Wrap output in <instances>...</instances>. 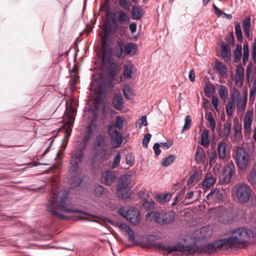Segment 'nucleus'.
Segmentation results:
<instances>
[{
  "label": "nucleus",
  "instance_id": "1",
  "mask_svg": "<svg viewBox=\"0 0 256 256\" xmlns=\"http://www.w3.org/2000/svg\"><path fill=\"white\" fill-rule=\"evenodd\" d=\"M250 231L245 228H240L233 232L230 237L214 242L195 246L192 244L184 246L178 242L174 246L166 247V255L174 252H179L186 255L194 254L195 252L200 254H210L220 248L228 249L233 248H242L250 238Z\"/></svg>",
  "mask_w": 256,
  "mask_h": 256
},
{
  "label": "nucleus",
  "instance_id": "2",
  "mask_svg": "<svg viewBox=\"0 0 256 256\" xmlns=\"http://www.w3.org/2000/svg\"><path fill=\"white\" fill-rule=\"evenodd\" d=\"M68 193L64 190H60L56 192H52V196L47 204V210L51 214L60 220L66 218L62 214L58 211H62L68 214L77 213L79 214L87 215L86 213L81 210L73 209L70 208L67 204L68 201Z\"/></svg>",
  "mask_w": 256,
  "mask_h": 256
},
{
  "label": "nucleus",
  "instance_id": "3",
  "mask_svg": "<svg viewBox=\"0 0 256 256\" xmlns=\"http://www.w3.org/2000/svg\"><path fill=\"white\" fill-rule=\"evenodd\" d=\"M93 150L96 154V158L100 160L104 158L108 159L110 153L108 148V140L106 136L99 134L95 138L92 146Z\"/></svg>",
  "mask_w": 256,
  "mask_h": 256
},
{
  "label": "nucleus",
  "instance_id": "4",
  "mask_svg": "<svg viewBox=\"0 0 256 256\" xmlns=\"http://www.w3.org/2000/svg\"><path fill=\"white\" fill-rule=\"evenodd\" d=\"M81 161H70L67 175L68 182L74 186H79L82 182L81 170L78 166Z\"/></svg>",
  "mask_w": 256,
  "mask_h": 256
},
{
  "label": "nucleus",
  "instance_id": "5",
  "mask_svg": "<svg viewBox=\"0 0 256 256\" xmlns=\"http://www.w3.org/2000/svg\"><path fill=\"white\" fill-rule=\"evenodd\" d=\"M131 180L130 174H124L120 177L117 186V192L119 198L122 199L130 198L131 192L128 190V188Z\"/></svg>",
  "mask_w": 256,
  "mask_h": 256
},
{
  "label": "nucleus",
  "instance_id": "6",
  "mask_svg": "<svg viewBox=\"0 0 256 256\" xmlns=\"http://www.w3.org/2000/svg\"><path fill=\"white\" fill-rule=\"evenodd\" d=\"M152 215L156 222L160 225H166L170 224L174 218V214L172 212H148L146 215V218Z\"/></svg>",
  "mask_w": 256,
  "mask_h": 256
},
{
  "label": "nucleus",
  "instance_id": "7",
  "mask_svg": "<svg viewBox=\"0 0 256 256\" xmlns=\"http://www.w3.org/2000/svg\"><path fill=\"white\" fill-rule=\"evenodd\" d=\"M118 212L133 225H138L140 222V213L134 208L131 207L127 210L121 208H119Z\"/></svg>",
  "mask_w": 256,
  "mask_h": 256
},
{
  "label": "nucleus",
  "instance_id": "8",
  "mask_svg": "<svg viewBox=\"0 0 256 256\" xmlns=\"http://www.w3.org/2000/svg\"><path fill=\"white\" fill-rule=\"evenodd\" d=\"M252 190L246 184L238 185L236 189V195L238 202L240 204L248 202L250 198Z\"/></svg>",
  "mask_w": 256,
  "mask_h": 256
},
{
  "label": "nucleus",
  "instance_id": "9",
  "mask_svg": "<svg viewBox=\"0 0 256 256\" xmlns=\"http://www.w3.org/2000/svg\"><path fill=\"white\" fill-rule=\"evenodd\" d=\"M253 122V110H248L244 120V135L246 139L250 138L251 126Z\"/></svg>",
  "mask_w": 256,
  "mask_h": 256
},
{
  "label": "nucleus",
  "instance_id": "10",
  "mask_svg": "<svg viewBox=\"0 0 256 256\" xmlns=\"http://www.w3.org/2000/svg\"><path fill=\"white\" fill-rule=\"evenodd\" d=\"M234 170V164L232 163V161H230V162L223 168L221 174V180L224 183L229 182L232 178Z\"/></svg>",
  "mask_w": 256,
  "mask_h": 256
},
{
  "label": "nucleus",
  "instance_id": "11",
  "mask_svg": "<svg viewBox=\"0 0 256 256\" xmlns=\"http://www.w3.org/2000/svg\"><path fill=\"white\" fill-rule=\"evenodd\" d=\"M202 170L200 168H195L190 172V178L187 181L188 186L196 185L202 178Z\"/></svg>",
  "mask_w": 256,
  "mask_h": 256
},
{
  "label": "nucleus",
  "instance_id": "12",
  "mask_svg": "<svg viewBox=\"0 0 256 256\" xmlns=\"http://www.w3.org/2000/svg\"><path fill=\"white\" fill-rule=\"evenodd\" d=\"M108 133L112 138V143L114 148H118L123 142V136L122 134L112 128L108 129Z\"/></svg>",
  "mask_w": 256,
  "mask_h": 256
},
{
  "label": "nucleus",
  "instance_id": "13",
  "mask_svg": "<svg viewBox=\"0 0 256 256\" xmlns=\"http://www.w3.org/2000/svg\"><path fill=\"white\" fill-rule=\"evenodd\" d=\"M158 240V238L156 236H150L147 238L146 240V244L149 247L154 248L156 249H158L160 252H166V246L164 244L157 242H155V240ZM164 255H166L165 252L164 253Z\"/></svg>",
  "mask_w": 256,
  "mask_h": 256
},
{
  "label": "nucleus",
  "instance_id": "14",
  "mask_svg": "<svg viewBox=\"0 0 256 256\" xmlns=\"http://www.w3.org/2000/svg\"><path fill=\"white\" fill-rule=\"evenodd\" d=\"M90 90L95 92H100L102 88V76L100 74L92 76Z\"/></svg>",
  "mask_w": 256,
  "mask_h": 256
},
{
  "label": "nucleus",
  "instance_id": "15",
  "mask_svg": "<svg viewBox=\"0 0 256 256\" xmlns=\"http://www.w3.org/2000/svg\"><path fill=\"white\" fill-rule=\"evenodd\" d=\"M115 178V174L110 170L105 171L102 174V181L106 185L111 184Z\"/></svg>",
  "mask_w": 256,
  "mask_h": 256
},
{
  "label": "nucleus",
  "instance_id": "16",
  "mask_svg": "<svg viewBox=\"0 0 256 256\" xmlns=\"http://www.w3.org/2000/svg\"><path fill=\"white\" fill-rule=\"evenodd\" d=\"M247 102V94L244 92L242 96H240L237 99L236 106L238 110L240 112H244L246 110Z\"/></svg>",
  "mask_w": 256,
  "mask_h": 256
},
{
  "label": "nucleus",
  "instance_id": "17",
  "mask_svg": "<svg viewBox=\"0 0 256 256\" xmlns=\"http://www.w3.org/2000/svg\"><path fill=\"white\" fill-rule=\"evenodd\" d=\"M221 54L224 60L225 61L230 60L232 54L230 46L228 44L222 43L221 44Z\"/></svg>",
  "mask_w": 256,
  "mask_h": 256
},
{
  "label": "nucleus",
  "instance_id": "18",
  "mask_svg": "<svg viewBox=\"0 0 256 256\" xmlns=\"http://www.w3.org/2000/svg\"><path fill=\"white\" fill-rule=\"evenodd\" d=\"M113 104L117 110H122L124 108V100L120 94H116L113 99Z\"/></svg>",
  "mask_w": 256,
  "mask_h": 256
},
{
  "label": "nucleus",
  "instance_id": "19",
  "mask_svg": "<svg viewBox=\"0 0 256 256\" xmlns=\"http://www.w3.org/2000/svg\"><path fill=\"white\" fill-rule=\"evenodd\" d=\"M124 42L122 41H118L115 47V55L118 58H124Z\"/></svg>",
  "mask_w": 256,
  "mask_h": 256
},
{
  "label": "nucleus",
  "instance_id": "20",
  "mask_svg": "<svg viewBox=\"0 0 256 256\" xmlns=\"http://www.w3.org/2000/svg\"><path fill=\"white\" fill-rule=\"evenodd\" d=\"M216 178L212 174H206L202 181V186L206 188H210L216 182Z\"/></svg>",
  "mask_w": 256,
  "mask_h": 256
},
{
  "label": "nucleus",
  "instance_id": "21",
  "mask_svg": "<svg viewBox=\"0 0 256 256\" xmlns=\"http://www.w3.org/2000/svg\"><path fill=\"white\" fill-rule=\"evenodd\" d=\"M231 132V124L226 122L224 124L223 129L220 133L218 134L219 136L224 138V139L228 140Z\"/></svg>",
  "mask_w": 256,
  "mask_h": 256
},
{
  "label": "nucleus",
  "instance_id": "22",
  "mask_svg": "<svg viewBox=\"0 0 256 256\" xmlns=\"http://www.w3.org/2000/svg\"><path fill=\"white\" fill-rule=\"evenodd\" d=\"M124 52L125 56L128 54L134 55L136 54V45L132 42L124 44Z\"/></svg>",
  "mask_w": 256,
  "mask_h": 256
},
{
  "label": "nucleus",
  "instance_id": "23",
  "mask_svg": "<svg viewBox=\"0 0 256 256\" xmlns=\"http://www.w3.org/2000/svg\"><path fill=\"white\" fill-rule=\"evenodd\" d=\"M226 144L224 141L219 142L218 144V153L220 159H224L226 156Z\"/></svg>",
  "mask_w": 256,
  "mask_h": 256
},
{
  "label": "nucleus",
  "instance_id": "24",
  "mask_svg": "<svg viewBox=\"0 0 256 256\" xmlns=\"http://www.w3.org/2000/svg\"><path fill=\"white\" fill-rule=\"evenodd\" d=\"M242 26L246 36L248 38L250 36V16H247L244 20Z\"/></svg>",
  "mask_w": 256,
  "mask_h": 256
},
{
  "label": "nucleus",
  "instance_id": "25",
  "mask_svg": "<svg viewBox=\"0 0 256 256\" xmlns=\"http://www.w3.org/2000/svg\"><path fill=\"white\" fill-rule=\"evenodd\" d=\"M215 68L222 76H224L228 72V69L222 62L216 61L214 64Z\"/></svg>",
  "mask_w": 256,
  "mask_h": 256
},
{
  "label": "nucleus",
  "instance_id": "26",
  "mask_svg": "<svg viewBox=\"0 0 256 256\" xmlns=\"http://www.w3.org/2000/svg\"><path fill=\"white\" fill-rule=\"evenodd\" d=\"M210 142L208 131V130H204L201 135L200 144L205 148H208Z\"/></svg>",
  "mask_w": 256,
  "mask_h": 256
},
{
  "label": "nucleus",
  "instance_id": "27",
  "mask_svg": "<svg viewBox=\"0 0 256 256\" xmlns=\"http://www.w3.org/2000/svg\"><path fill=\"white\" fill-rule=\"evenodd\" d=\"M132 18L134 20H139L143 15V10L142 8L134 6L132 10Z\"/></svg>",
  "mask_w": 256,
  "mask_h": 256
},
{
  "label": "nucleus",
  "instance_id": "28",
  "mask_svg": "<svg viewBox=\"0 0 256 256\" xmlns=\"http://www.w3.org/2000/svg\"><path fill=\"white\" fill-rule=\"evenodd\" d=\"M247 180L254 186H256V166H254L252 170L247 176Z\"/></svg>",
  "mask_w": 256,
  "mask_h": 256
},
{
  "label": "nucleus",
  "instance_id": "29",
  "mask_svg": "<svg viewBox=\"0 0 256 256\" xmlns=\"http://www.w3.org/2000/svg\"><path fill=\"white\" fill-rule=\"evenodd\" d=\"M117 20L119 22L124 23L130 22L128 16L123 10H120L117 12Z\"/></svg>",
  "mask_w": 256,
  "mask_h": 256
},
{
  "label": "nucleus",
  "instance_id": "30",
  "mask_svg": "<svg viewBox=\"0 0 256 256\" xmlns=\"http://www.w3.org/2000/svg\"><path fill=\"white\" fill-rule=\"evenodd\" d=\"M246 153L243 148H239L236 150L235 154L236 160H246Z\"/></svg>",
  "mask_w": 256,
  "mask_h": 256
},
{
  "label": "nucleus",
  "instance_id": "31",
  "mask_svg": "<svg viewBox=\"0 0 256 256\" xmlns=\"http://www.w3.org/2000/svg\"><path fill=\"white\" fill-rule=\"evenodd\" d=\"M242 47L241 45L237 44L236 48L233 52L234 61V62H238L242 57Z\"/></svg>",
  "mask_w": 256,
  "mask_h": 256
},
{
  "label": "nucleus",
  "instance_id": "32",
  "mask_svg": "<svg viewBox=\"0 0 256 256\" xmlns=\"http://www.w3.org/2000/svg\"><path fill=\"white\" fill-rule=\"evenodd\" d=\"M120 228L124 230V232L128 236V239L130 240H134V232L131 228L124 224H121L120 225Z\"/></svg>",
  "mask_w": 256,
  "mask_h": 256
},
{
  "label": "nucleus",
  "instance_id": "33",
  "mask_svg": "<svg viewBox=\"0 0 256 256\" xmlns=\"http://www.w3.org/2000/svg\"><path fill=\"white\" fill-rule=\"evenodd\" d=\"M124 75L126 78L130 79L132 76V66L130 64L124 66Z\"/></svg>",
  "mask_w": 256,
  "mask_h": 256
},
{
  "label": "nucleus",
  "instance_id": "34",
  "mask_svg": "<svg viewBox=\"0 0 256 256\" xmlns=\"http://www.w3.org/2000/svg\"><path fill=\"white\" fill-rule=\"evenodd\" d=\"M218 93L220 97L224 100H226L228 96V90L226 86L223 85L218 86Z\"/></svg>",
  "mask_w": 256,
  "mask_h": 256
},
{
  "label": "nucleus",
  "instance_id": "35",
  "mask_svg": "<svg viewBox=\"0 0 256 256\" xmlns=\"http://www.w3.org/2000/svg\"><path fill=\"white\" fill-rule=\"evenodd\" d=\"M104 34L102 36V46L104 48L106 44V41L110 36L111 32V28L108 26H105L103 28Z\"/></svg>",
  "mask_w": 256,
  "mask_h": 256
},
{
  "label": "nucleus",
  "instance_id": "36",
  "mask_svg": "<svg viewBox=\"0 0 256 256\" xmlns=\"http://www.w3.org/2000/svg\"><path fill=\"white\" fill-rule=\"evenodd\" d=\"M126 122L125 120L123 117L120 116H117L116 118L115 122L114 124V128L119 130H122L124 126V123Z\"/></svg>",
  "mask_w": 256,
  "mask_h": 256
},
{
  "label": "nucleus",
  "instance_id": "37",
  "mask_svg": "<svg viewBox=\"0 0 256 256\" xmlns=\"http://www.w3.org/2000/svg\"><path fill=\"white\" fill-rule=\"evenodd\" d=\"M124 96L127 99H132L133 96V92L132 88L128 85L124 86L122 89Z\"/></svg>",
  "mask_w": 256,
  "mask_h": 256
},
{
  "label": "nucleus",
  "instance_id": "38",
  "mask_svg": "<svg viewBox=\"0 0 256 256\" xmlns=\"http://www.w3.org/2000/svg\"><path fill=\"white\" fill-rule=\"evenodd\" d=\"M206 154L203 148L198 146L196 149L195 160H204Z\"/></svg>",
  "mask_w": 256,
  "mask_h": 256
},
{
  "label": "nucleus",
  "instance_id": "39",
  "mask_svg": "<svg viewBox=\"0 0 256 256\" xmlns=\"http://www.w3.org/2000/svg\"><path fill=\"white\" fill-rule=\"evenodd\" d=\"M206 120L209 122L210 130L212 132H214L216 128V122L214 120L212 113L210 112L208 114V116H206Z\"/></svg>",
  "mask_w": 256,
  "mask_h": 256
},
{
  "label": "nucleus",
  "instance_id": "40",
  "mask_svg": "<svg viewBox=\"0 0 256 256\" xmlns=\"http://www.w3.org/2000/svg\"><path fill=\"white\" fill-rule=\"evenodd\" d=\"M244 53L242 55V62L245 65L248 62L249 57V48L248 44L246 42L243 46Z\"/></svg>",
  "mask_w": 256,
  "mask_h": 256
},
{
  "label": "nucleus",
  "instance_id": "41",
  "mask_svg": "<svg viewBox=\"0 0 256 256\" xmlns=\"http://www.w3.org/2000/svg\"><path fill=\"white\" fill-rule=\"evenodd\" d=\"M235 33L238 41L242 42V34L240 24L238 23L235 26Z\"/></svg>",
  "mask_w": 256,
  "mask_h": 256
},
{
  "label": "nucleus",
  "instance_id": "42",
  "mask_svg": "<svg viewBox=\"0 0 256 256\" xmlns=\"http://www.w3.org/2000/svg\"><path fill=\"white\" fill-rule=\"evenodd\" d=\"M83 152L80 149H76L72 152V158L74 160H81L83 158Z\"/></svg>",
  "mask_w": 256,
  "mask_h": 256
},
{
  "label": "nucleus",
  "instance_id": "43",
  "mask_svg": "<svg viewBox=\"0 0 256 256\" xmlns=\"http://www.w3.org/2000/svg\"><path fill=\"white\" fill-rule=\"evenodd\" d=\"M154 202L152 200H146L142 203V206L146 210H151L154 208Z\"/></svg>",
  "mask_w": 256,
  "mask_h": 256
},
{
  "label": "nucleus",
  "instance_id": "44",
  "mask_svg": "<svg viewBox=\"0 0 256 256\" xmlns=\"http://www.w3.org/2000/svg\"><path fill=\"white\" fill-rule=\"evenodd\" d=\"M104 193V188L100 185L98 184L94 186V194L97 196H102Z\"/></svg>",
  "mask_w": 256,
  "mask_h": 256
},
{
  "label": "nucleus",
  "instance_id": "45",
  "mask_svg": "<svg viewBox=\"0 0 256 256\" xmlns=\"http://www.w3.org/2000/svg\"><path fill=\"white\" fill-rule=\"evenodd\" d=\"M233 104L232 102H228L226 106V114L229 118H231L233 114Z\"/></svg>",
  "mask_w": 256,
  "mask_h": 256
},
{
  "label": "nucleus",
  "instance_id": "46",
  "mask_svg": "<svg viewBox=\"0 0 256 256\" xmlns=\"http://www.w3.org/2000/svg\"><path fill=\"white\" fill-rule=\"evenodd\" d=\"M148 124L146 118V116H142L136 122V126L140 128L142 126H146Z\"/></svg>",
  "mask_w": 256,
  "mask_h": 256
},
{
  "label": "nucleus",
  "instance_id": "47",
  "mask_svg": "<svg viewBox=\"0 0 256 256\" xmlns=\"http://www.w3.org/2000/svg\"><path fill=\"white\" fill-rule=\"evenodd\" d=\"M214 88L211 85H206L204 88V92L206 96L209 97L214 92Z\"/></svg>",
  "mask_w": 256,
  "mask_h": 256
},
{
  "label": "nucleus",
  "instance_id": "48",
  "mask_svg": "<svg viewBox=\"0 0 256 256\" xmlns=\"http://www.w3.org/2000/svg\"><path fill=\"white\" fill-rule=\"evenodd\" d=\"M191 118L190 116H186L184 118V124L182 128V131L188 130L190 126Z\"/></svg>",
  "mask_w": 256,
  "mask_h": 256
},
{
  "label": "nucleus",
  "instance_id": "49",
  "mask_svg": "<svg viewBox=\"0 0 256 256\" xmlns=\"http://www.w3.org/2000/svg\"><path fill=\"white\" fill-rule=\"evenodd\" d=\"M244 68L242 64H238L236 68V76H242L244 77Z\"/></svg>",
  "mask_w": 256,
  "mask_h": 256
},
{
  "label": "nucleus",
  "instance_id": "50",
  "mask_svg": "<svg viewBox=\"0 0 256 256\" xmlns=\"http://www.w3.org/2000/svg\"><path fill=\"white\" fill-rule=\"evenodd\" d=\"M238 166L242 170H244L248 165L249 161H236Z\"/></svg>",
  "mask_w": 256,
  "mask_h": 256
},
{
  "label": "nucleus",
  "instance_id": "51",
  "mask_svg": "<svg viewBox=\"0 0 256 256\" xmlns=\"http://www.w3.org/2000/svg\"><path fill=\"white\" fill-rule=\"evenodd\" d=\"M151 137L152 135L150 134H147L144 136L142 142V144L144 148H148V144L150 140Z\"/></svg>",
  "mask_w": 256,
  "mask_h": 256
},
{
  "label": "nucleus",
  "instance_id": "52",
  "mask_svg": "<svg viewBox=\"0 0 256 256\" xmlns=\"http://www.w3.org/2000/svg\"><path fill=\"white\" fill-rule=\"evenodd\" d=\"M252 56L254 62L256 63V38H254L252 45Z\"/></svg>",
  "mask_w": 256,
  "mask_h": 256
},
{
  "label": "nucleus",
  "instance_id": "53",
  "mask_svg": "<svg viewBox=\"0 0 256 256\" xmlns=\"http://www.w3.org/2000/svg\"><path fill=\"white\" fill-rule=\"evenodd\" d=\"M168 196L169 194H160L156 196V198L160 203H164L166 201Z\"/></svg>",
  "mask_w": 256,
  "mask_h": 256
},
{
  "label": "nucleus",
  "instance_id": "54",
  "mask_svg": "<svg viewBox=\"0 0 256 256\" xmlns=\"http://www.w3.org/2000/svg\"><path fill=\"white\" fill-rule=\"evenodd\" d=\"M119 4L122 8L129 10L130 4L127 2V0H119Z\"/></svg>",
  "mask_w": 256,
  "mask_h": 256
},
{
  "label": "nucleus",
  "instance_id": "55",
  "mask_svg": "<svg viewBox=\"0 0 256 256\" xmlns=\"http://www.w3.org/2000/svg\"><path fill=\"white\" fill-rule=\"evenodd\" d=\"M239 95L240 93L238 90L236 88H234L230 94L232 100V102H234L237 96Z\"/></svg>",
  "mask_w": 256,
  "mask_h": 256
},
{
  "label": "nucleus",
  "instance_id": "56",
  "mask_svg": "<svg viewBox=\"0 0 256 256\" xmlns=\"http://www.w3.org/2000/svg\"><path fill=\"white\" fill-rule=\"evenodd\" d=\"M256 93V80L253 82L252 88L250 92V98H252Z\"/></svg>",
  "mask_w": 256,
  "mask_h": 256
},
{
  "label": "nucleus",
  "instance_id": "57",
  "mask_svg": "<svg viewBox=\"0 0 256 256\" xmlns=\"http://www.w3.org/2000/svg\"><path fill=\"white\" fill-rule=\"evenodd\" d=\"M77 78L76 76H72L71 78V80L70 81V85L71 90H74L75 88V86L76 84Z\"/></svg>",
  "mask_w": 256,
  "mask_h": 256
},
{
  "label": "nucleus",
  "instance_id": "58",
  "mask_svg": "<svg viewBox=\"0 0 256 256\" xmlns=\"http://www.w3.org/2000/svg\"><path fill=\"white\" fill-rule=\"evenodd\" d=\"M219 190H212L210 194H208L207 198L214 197V198H218Z\"/></svg>",
  "mask_w": 256,
  "mask_h": 256
},
{
  "label": "nucleus",
  "instance_id": "59",
  "mask_svg": "<svg viewBox=\"0 0 256 256\" xmlns=\"http://www.w3.org/2000/svg\"><path fill=\"white\" fill-rule=\"evenodd\" d=\"M74 120L72 116H68V120L66 122V124L68 128H70L72 126Z\"/></svg>",
  "mask_w": 256,
  "mask_h": 256
},
{
  "label": "nucleus",
  "instance_id": "60",
  "mask_svg": "<svg viewBox=\"0 0 256 256\" xmlns=\"http://www.w3.org/2000/svg\"><path fill=\"white\" fill-rule=\"evenodd\" d=\"M254 70V64L250 62L248 64L246 70V76H249L250 74Z\"/></svg>",
  "mask_w": 256,
  "mask_h": 256
},
{
  "label": "nucleus",
  "instance_id": "61",
  "mask_svg": "<svg viewBox=\"0 0 256 256\" xmlns=\"http://www.w3.org/2000/svg\"><path fill=\"white\" fill-rule=\"evenodd\" d=\"M64 158V152L62 150H58L56 152V157L54 158V160H58L60 159H63Z\"/></svg>",
  "mask_w": 256,
  "mask_h": 256
},
{
  "label": "nucleus",
  "instance_id": "62",
  "mask_svg": "<svg viewBox=\"0 0 256 256\" xmlns=\"http://www.w3.org/2000/svg\"><path fill=\"white\" fill-rule=\"evenodd\" d=\"M153 148L156 156H158L160 154L161 151L160 149V144L158 143L154 144Z\"/></svg>",
  "mask_w": 256,
  "mask_h": 256
},
{
  "label": "nucleus",
  "instance_id": "63",
  "mask_svg": "<svg viewBox=\"0 0 256 256\" xmlns=\"http://www.w3.org/2000/svg\"><path fill=\"white\" fill-rule=\"evenodd\" d=\"M244 77L236 76V84L237 86H241L243 84Z\"/></svg>",
  "mask_w": 256,
  "mask_h": 256
},
{
  "label": "nucleus",
  "instance_id": "64",
  "mask_svg": "<svg viewBox=\"0 0 256 256\" xmlns=\"http://www.w3.org/2000/svg\"><path fill=\"white\" fill-rule=\"evenodd\" d=\"M188 78L192 82H194L195 81V74L193 69L190 70L188 74Z\"/></svg>",
  "mask_w": 256,
  "mask_h": 256
}]
</instances>
